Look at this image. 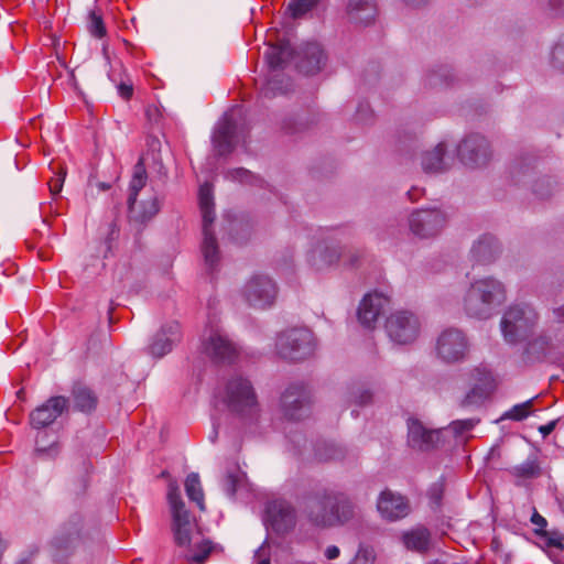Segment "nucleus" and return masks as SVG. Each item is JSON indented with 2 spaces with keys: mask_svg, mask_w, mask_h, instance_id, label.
Listing matches in <instances>:
<instances>
[{
  "mask_svg": "<svg viewBox=\"0 0 564 564\" xmlns=\"http://www.w3.org/2000/svg\"><path fill=\"white\" fill-rule=\"evenodd\" d=\"M457 154L465 165L481 166L489 160V143L478 133L469 134L458 144Z\"/></svg>",
  "mask_w": 564,
  "mask_h": 564,
  "instance_id": "obj_20",
  "label": "nucleus"
},
{
  "mask_svg": "<svg viewBox=\"0 0 564 564\" xmlns=\"http://www.w3.org/2000/svg\"><path fill=\"white\" fill-rule=\"evenodd\" d=\"M422 194L423 189L415 186L406 192V195L411 202H415Z\"/></svg>",
  "mask_w": 564,
  "mask_h": 564,
  "instance_id": "obj_58",
  "label": "nucleus"
},
{
  "mask_svg": "<svg viewBox=\"0 0 564 564\" xmlns=\"http://www.w3.org/2000/svg\"><path fill=\"white\" fill-rule=\"evenodd\" d=\"M226 178L232 181H239L240 183H248L259 187L269 186V184L261 177L252 174L249 170L243 167L232 169L227 171Z\"/></svg>",
  "mask_w": 564,
  "mask_h": 564,
  "instance_id": "obj_37",
  "label": "nucleus"
},
{
  "mask_svg": "<svg viewBox=\"0 0 564 564\" xmlns=\"http://www.w3.org/2000/svg\"><path fill=\"white\" fill-rule=\"evenodd\" d=\"M354 402L359 405H365L371 401L372 394L367 389H358L352 392Z\"/></svg>",
  "mask_w": 564,
  "mask_h": 564,
  "instance_id": "obj_53",
  "label": "nucleus"
},
{
  "mask_svg": "<svg viewBox=\"0 0 564 564\" xmlns=\"http://www.w3.org/2000/svg\"><path fill=\"white\" fill-rule=\"evenodd\" d=\"M243 475L238 470H231L226 474L223 480V489L229 498H234Z\"/></svg>",
  "mask_w": 564,
  "mask_h": 564,
  "instance_id": "obj_44",
  "label": "nucleus"
},
{
  "mask_svg": "<svg viewBox=\"0 0 564 564\" xmlns=\"http://www.w3.org/2000/svg\"><path fill=\"white\" fill-rule=\"evenodd\" d=\"M532 400L513 405L508 410L501 419H509L513 421H522L529 416V410L531 408Z\"/></svg>",
  "mask_w": 564,
  "mask_h": 564,
  "instance_id": "obj_47",
  "label": "nucleus"
},
{
  "mask_svg": "<svg viewBox=\"0 0 564 564\" xmlns=\"http://www.w3.org/2000/svg\"><path fill=\"white\" fill-rule=\"evenodd\" d=\"M372 117V111L370 109V106L367 101H361L358 105L357 111H356V119L360 122H367Z\"/></svg>",
  "mask_w": 564,
  "mask_h": 564,
  "instance_id": "obj_52",
  "label": "nucleus"
},
{
  "mask_svg": "<svg viewBox=\"0 0 564 564\" xmlns=\"http://www.w3.org/2000/svg\"><path fill=\"white\" fill-rule=\"evenodd\" d=\"M86 529L85 517L75 512L59 528L54 543L58 549L68 550L77 545L84 538Z\"/></svg>",
  "mask_w": 564,
  "mask_h": 564,
  "instance_id": "obj_22",
  "label": "nucleus"
},
{
  "mask_svg": "<svg viewBox=\"0 0 564 564\" xmlns=\"http://www.w3.org/2000/svg\"><path fill=\"white\" fill-rule=\"evenodd\" d=\"M402 540L408 550L424 552L430 545V532L425 528H416L403 533Z\"/></svg>",
  "mask_w": 564,
  "mask_h": 564,
  "instance_id": "obj_33",
  "label": "nucleus"
},
{
  "mask_svg": "<svg viewBox=\"0 0 564 564\" xmlns=\"http://www.w3.org/2000/svg\"><path fill=\"white\" fill-rule=\"evenodd\" d=\"M563 0H549L550 10L556 14H564V8H562Z\"/></svg>",
  "mask_w": 564,
  "mask_h": 564,
  "instance_id": "obj_57",
  "label": "nucleus"
},
{
  "mask_svg": "<svg viewBox=\"0 0 564 564\" xmlns=\"http://www.w3.org/2000/svg\"><path fill=\"white\" fill-rule=\"evenodd\" d=\"M340 550L336 545H328L325 549L324 555L327 560H335L339 556Z\"/></svg>",
  "mask_w": 564,
  "mask_h": 564,
  "instance_id": "obj_56",
  "label": "nucleus"
},
{
  "mask_svg": "<svg viewBox=\"0 0 564 564\" xmlns=\"http://www.w3.org/2000/svg\"><path fill=\"white\" fill-rule=\"evenodd\" d=\"M241 295L249 306L264 310L274 304L278 286L269 275L254 274L243 285Z\"/></svg>",
  "mask_w": 564,
  "mask_h": 564,
  "instance_id": "obj_15",
  "label": "nucleus"
},
{
  "mask_svg": "<svg viewBox=\"0 0 564 564\" xmlns=\"http://www.w3.org/2000/svg\"><path fill=\"white\" fill-rule=\"evenodd\" d=\"M531 522L538 527L536 529L545 530L547 525L546 519L539 514L536 511L533 512L531 517Z\"/></svg>",
  "mask_w": 564,
  "mask_h": 564,
  "instance_id": "obj_54",
  "label": "nucleus"
},
{
  "mask_svg": "<svg viewBox=\"0 0 564 564\" xmlns=\"http://www.w3.org/2000/svg\"><path fill=\"white\" fill-rule=\"evenodd\" d=\"M185 491L189 500L196 502L199 510H205L204 492L200 485L199 475L191 473L185 480Z\"/></svg>",
  "mask_w": 564,
  "mask_h": 564,
  "instance_id": "obj_35",
  "label": "nucleus"
},
{
  "mask_svg": "<svg viewBox=\"0 0 564 564\" xmlns=\"http://www.w3.org/2000/svg\"><path fill=\"white\" fill-rule=\"evenodd\" d=\"M36 452L40 454L56 455L58 453V446L52 444L48 447H41L39 441H36Z\"/></svg>",
  "mask_w": 564,
  "mask_h": 564,
  "instance_id": "obj_55",
  "label": "nucleus"
},
{
  "mask_svg": "<svg viewBox=\"0 0 564 564\" xmlns=\"http://www.w3.org/2000/svg\"><path fill=\"white\" fill-rule=\"evenodd\" d=\"M445 144L441 142L433 150L424 152L421 161L423 171L429 174L441 173L445 171Z\"/></svg>",
  "mask_w": 564,
  "mask_h": 564,
  "instance_id": "obj_31",
  "label": "nucleus"
},
{
  "mask_svg": "<svg viewBox=\"0 0 564 564\" xmlns=\"http://www.w3.org/2000/svg\"><path fill=\"white\" fill-rule=\"evenodd\" d=\"M258 564H271L269 558H262L258 562Z\"/></svg>",
  "mask_w": 564,
  "mask_h": 564,
  "instance_id": "obj_64",
  "label": "nucleus"
},
{
  "mask_svg": "<svg viewBox=\"0 0 564 564\" xmlns=\"http://www.w3.org/2000/svg\"><path fill=\"white\" fill-rule=\"evenodd\" d=\"M167 501L172 513V531L175 543L178 546H187L191 544L196 521L185 508L177 486H169Z\"/></svg>",
  "mask_w": 564,
  "mask_h": 564,
  "instance_id": "obj_12",
  "label": "nucleus"
},
{
  "mask_svg": "<svg viewBox=\"0 0 564 564\" xmlns=\"http://www.w3.org/2000/svg\"><path fill=\"white\" fill-rule=\"evenodd\" d=\"M473 387L462 400V406H480L497 389V380L488 365L480 364L470 370Z\"/></svg>",
  "mask_w": 564,
  "mask_h": 564,
  "instance_id": "obj_16",
  "label": "nucleus"
},
{
  "mask_svg": "<svg viewBox=\"0 0 564 564\" xmlns=\"http://www.w3.org/2000/svg\"><path fill=\"white\" fill-rule=\"evenodd\" d=\"M384 329L390 340L397 345H409L416 340L421 330V322L411 311H395L384 323Z\"/></svg>",
  "mask_w": 564,
  "mask_h": 564,
  "instance_id": "obj_13",
  "label": "nucleus"
},
{
  "mask_svg": "<svg viewBox=\"0 0 564 564\" xmlns=\"http://www.w3.org/2000/svg\"><path fill=\"white\" fill-rule=\"evenodd\" d=\"M74 399V406L80 412H91L96 409L97 397L87 387L83 384H75L72 390Z\"/></svg>",
  "mask_w": 564,
  "mask_h": 564,
  "instance_id": "obj_32",
  "label": "nucleus"
},
{
  "mask_svg": "<svg viewBox=\"0 0 564 564\" xmlns=\"http://www.w3.org/2000/svg\"><path fill=\"white\" fill-rule=\"evenodd\" d=\"M293 47L289 41H280L278 44L270 45L264 53V58L269 67V75L260 88V94L265 98H271L288 91L290 79L280 75L288 63L293 58Z\"/></svg>",
  "mask_w": 564,
  "mask_h": 564,
  "instance_id": "obj_8",
  "label": "nucleus"
},
{
  "mask_svg": "<svg viewBox=\"0 0 564 564\" xmlns=\"http://www.w3.org/2000/svg\"><path fill=\"white\" fill-rule=\"evenodd\" d=\"M321 0H292L288 10L294 19L301 18L315 9Z\"/></svg>",
  "mask_w": 564,
  "mask_h": 564,
  "instance_id": "obj_42",
  "label": "nucleus"
},
{
  "mask_svg": "<svg viewBox=\"0 0 564 564\" xmlns=\"http://www.w3.org/2000/svg\"><path fill=\"white\" fill-rule=\"evenodd\" d=\"M539 315L533 306L525 303L510 305L500 321V328L506 343L517 345L533 334L538 326Z\"/></svg>",
  "mask_w": 564,
  "mask_h": 564,
  "instance_id": "obj_7",
  "label": "nucleus"
},
{
  "mask_svg": "<svg viewBox=\"0 0 564 564\" xmlns=\"http://www.w3.org/2000/svg\"><path fill=\"white\" fill-rule=\"evenodd\" d=\"M217 435H218V431H217L216 425L214 424L213 432L209 435V440L214 443L215 440L217 438Z\"/></svg>",
  "mask_w": 564,
  "mask_h": 564,
  "instance_id": "obj_63",
  "label": "nucleus"
},
{
  "mask_svg": "<svg viewBox=\"0 0 564 564\" xmlns=\"http://www.w3.org/2000/svg\"><path fill=\"white\" fill-rule=\"evenodd\" d=\"M345 14L355 25H370L378 14L377 2L376 0H346Z\"/></svg>",
  "mask_w": 564,
  "mask_h": 564,
  "instance_id": "obj_26",
  "label": "nucleus"
},
{
  "mask_svg": "<svg viewBox=\"0 0 564 564\" xmlns=\"http://www.w3.org/2000/svg\"><path fill=\"white\" fill-rule=\"evenodd\" d=\"M249 130L246 115L241 106H235L224 113L216 124L212 142L219 156L230 154L237 144L246 141Z\"/></svg>",
  "mask_w": 564,
  "mask_h": 564,
  "instance_id": "obj_5",
  "label": "nucleus"
},
{
  "mask_svg": "<svg viewBox=\"0 0 564 564\" xmlns=\"http://www.w3.org/2000/svg\"><path fill=\"white\" fill-rule=\"evenodd\" d=\"M555 314L561 323H564V305L555 310Z\"/></svg>",
  "mask_w": 564,
  "mask_h": 564,
  "instance_id": "obj_62",
  "label": "nucleus"
},
{
  "mask_svg": "<svg viewBox=\"0 0 564 564\" xmlns=\"http://www.w3.org/2000/svg\"><path fill=\"white\" fill-rule=\"evenodd\" d=\"M203 352L215 364H232L239 355L240 347L223 328L209 322L202 339Z\"/></svg>",
  "mask_w": 564,
  "mask_h": 564,
  "instance_id": "obj_11",
  "label": "nucleus"
},
{
  "mask_svg": "<svg viewBox=\"0 0 564 564\" xmlns=\"http://www.w3.org/2000/svg\"><path fill=\"white\" fill-rule=\"evenodd\" d=\"M305 512L312 524L332 528L352 520L357 516V506L344 492L323 489L308 498Z\"/></svg>",
  "mask_w": 564,
  "mask_h": 564,
  "instance_id": "obj_1",
  "label": "nucleus"
},
{
  "mask_svg": "<svg viewBox=\"0 0 564 564\" xmlns=\"http://www.w3.org/2000/svg\"><path fill=\"white\" fill-rule=\"evenodd\" d=\"M406 4L411 7H420L422 4H425L427 0H404Z\"/></svg>",
  "mask_w": 564,
  "mask_h": 564,
  "instance_id": "obj_61",
  "label": "nucleus"
},
{
  "mask_svg": "<svg viewBox=\"0 0 564 564\" xmlns=\"http://www.w3.org/2000/svg\"><path fill=\"white\" fill-rule=\"evenodd\" d=\"M199 208L203 217V242L202 253L205 265L209 273H214L220 260L217 239L212 230L215 219L213 187L208 183L199 186L198 191Z\"/></svg>",
  "mask_w": 564,
  "mask_h": 564,
  "instance_id": "obj_10",
  "label": "nucleus"
},
{
  "mask_svg": "<svg viewBox=\"0 0 564 564\" xmlns=\"http://www.w3.org/2000/svg\"><path fill=\"white\" fill-rule=\"evenodd\" d=\"M500 253V245L492 235H482L471 247L470 258L477 264H489Z\"/></svg>",
  "mask_w": 564,
  "mask_h": 564,
  "instance_id": "obj_29",
  "label": "nucleus"
},
{
  "mask_svg": "<svg viewBox=\"0 0 564 564\" xmlns=\"http://www.w3.org/2000/svg\"><path fill=\"white\" fill-rule=\"evenodd\" d=\"M263 522L278 534L288 533L296 523L295 509L285 500L270 501L265 506Z\"/></svg>",
  "mask_w": 564,
  "mask_h": 564,
  "instance_id": "obj_18",
  "label": "nucleus"
},
{
  "mask_svg": "<svg viewBox=\"0 0 564 564\" xmlns=\"http://www.w3.org/2000/svg\"><path fill=\"white\" fill-rule=\"evenodd\" d=\"M376 561L375 549L367 544H360L357 553L349 564H373Z\"/></svg>",
  "mask_w": 564,
  "mask_h": 564,
  "instance_id": "obj_45",
  "label": "nucleus"
},
{
  "mask_svg": "<svg viewBox=\"0 0 564 564\" xmlns=\"http://www.w3.org/2000/svg\"><path fill=\"white\" fill-rule=\"evenodd\" d=\"M317 343L313 332L306 327H292L276 334L275 354L286 361H302L311 358Z\"/></svg>",
  "mask_w": 564,
  "mask_h": 564,
  "instance_id": "obj_9",
  "label": "nucleus"
},
{
  "mask_svg": "<svg viewBox=\"0 0 564 564\" xmlns=\"http://www.w3.org/2000/svg\"><path fill=\"white\" fill-rule=\"evenodd\" d=\"M89 31L97 39H101L106 35L102 18L95 12H91L89 17Z\"/></svg>",
  "mask_w": 564,
  "mask_h": 564,
  "instance_id": "obj_49",
  "label": "nucleus"
},
{
  "mask_svg": "<svg viewBox=\"0 0 564 564\" xmlns=\"http://www.w3.org/2000/svg\"><path fill=\"white\" fill-rule=\"evenodd\" d=\"M554 182L550 176H543L533 184V193L536 197L545 199L553 193Z\"/></svg>",
  "mask_w": 564,
  "mask_h": 564,
  "instance_id": "obj_46",
  "label": "nucleus"
},
{
  "mask_svg": "<svg viewBox=\"0 0 564 564\" xmlns=\"http://www.w3.org/2000/svg\"><path fill=\"white\" fill-rule=\"evenodd\" d=\"M550 62L554 68L564 72V35L553 46Z\"/></svg>",
  "mask_w": 564,
  "mask_h": 564,
  "instance_id": "obj_48",
  "label": "nucleus"
},
{
  "mask_svg": "<svg viewBox=\"0 0 564 564\" xmlns=\"http://www.w3.org/2000/svg\"><path fill=\"white\" fill-rule=\"evenodd\" d=\"M315 456L321 462L344 458V448L334 442H321L315 447Z\"/></svg>",
  "mask_w": 564,
  "mask_h": 564,
  "instance_id": "obj_36",
  "label": "nucleus"
},
{
  "mask_svg": "<svg viewBox=\"0 0 564 564\" xmlns=\"http://www.w3.org/2000/svg\"><path fill=\"white\" fill-rule=\"evenodd\" d=\"M479 423L478 419H465V420H455L451 422V424L446 429H442L444 432H451L455 437H463L466 433L474 430V427Z\"/></svg>",
  "mask_w": 564,
  "mask_h": 564,
  "instance_id": "obj_40",
  "label": "nucleus"
},
{
  "mask_svg": "<svg viewBox=\"0 0 564 564\" xmlns=\"http://www.w3.org/2000/svg\"><path fill=\"white\" fill-rule=\"evenodd\" d=\"M182 338L181 326L177 322H169L153 337L148 347L149 354L155 358H161L171 352L174 345Z\"/></svg>",
  "mask_w": 564,
  "mask_h": 564,
  "instance_id": "obj_24",
  "label": "nucleus"
},
{
  "mask_svg": "<svg viewBox=\"0 0 564 564\" xmlns=\"http://www.w3.org/2000/svg\"><path fill=\"white\" fill-rule=\"evenodd\" d=\"M443 430H427L415 419L408 421V443L420 451H430L441 443Z\"/></svg>",
  "mask_w": 564,
  "mask_h": 564,
  "instance_id": "obj_25",
  "label": "nucleus"
},
{
  "mask_svg": "<svg viewBox=\"0 0 564 564\" xmlns=\"http://www.w3.org/2000/svg\"><path fill=\"white\" fill-rule=\"evenodd\" d=\"M224 402L242 421L248 433L254 435L261 433V414L257 394L247 378L235 376L227 382Z\"/></svg>",
  "mask_w": 564,
  "mask_h": 564,
  "instance_id": "obj_3",
  "label": "nucleus"
},
{
  "mask_svg": "<svg viewBox=\"0 0 564 564\" xmlns=\"http://www.w3.org/2000/svg\"><path fill=\"white\" fill-rule=\"evenodd\" d=\"M280 405L286 419L300 421L310 413L311 390L302 381L292 382L281 394Z\"/></svg>",
  "mask_w": 564,
  "mask_h": 564,
  "instance_id": "obj_17",
  "label": "nucleus"
},
{
  "mask_svg": "<svg viewBox=\"0 0 564 564\" xmlns=\"http://www.w3.org/2000/svg\"><path fill=\"white\" fill-rule=\"evenodd\" d=\"M147 181V170L143 160L140 159L133 167V174L129 183L128 205L135 203L139 192L145 186Z\"/></svg>",
  "mask_w": 564,
  "mask_h": 564,
  "instance_id": "obj_34",
  "label": "nucleus"
},
{
  "mask_svg": "<svg viewBox=\"0 0 564 564\" xmlns=\"http://www.w3.org/2000/svg\"><path fill=\"white\" fill-rule=\"evenodd\" d=\"M470 343L466 334L458 328L444 329L436 339V356L445 364L464 361L469 352Z\"/></svg>",
  "mask_w": 564,
  "mask_h": 564,
  "instance_id": "obj_14",
  "label": "nucleus"
},
{
  "mask_svg": "<svg viewBox=\"0 0 564 564\" xmlns=\"http://www.w3.org/2000/svg\"><path fill=\"white\" fill-rule=\"evenodd\" d=\"M523 355L527 361L552 364L564 371V323L557 321L528 340Z\"/></svg>",
  "mask_w": 564,
  "mask_h": 564,
  "instance_id": "obj_4",
  "label": "nucleus"
},
{
  "mask_svg": "<svg viewBox=\"0 0 564 564\" xmlns=\"http://www.w3.org/2000/svg\"><path fill=\"white\" fill-rule=\"evenodd\" d=\"M511 474L518 478H534L540 475V466L535 457L528 458L523 463L513 466Z\"/></svg>",
  "mask_w": 564,
  "mask_h": 564,
  "instance_id": "obj_39",
  "label": "nucleus"
},
{
  "mask_svg": "<svg viewBox=\"0 0 564 564\" xmlns=\"http://www.w3.org/2000/svg\"><path fill=\"white\" fill-rule=\"evenodd\" d=\"M555 427V422H549L547 424L545 425H541L539 427V431L540 433L543 435V436H546L549 435Z\"/></svg>",
  "mask_w": 564,
  "mask_h": 564,
  "instance_id": "obj_59",
  "label": "nucleus"
},
{
  "mask_svg": "<svg viewBox=\"0 0 564 564\" xmlns=\"http://www.w3.org/2000/svg\"><path fill=\"white\" fill-rule=\"evenodd\" d=\"M68 400L63 395L52 397L45 403L30 413V424L33 429H44L56 421L67 409Z\"/></svg>",
  "mask_w": 564,
  "mask_h": 564,
  "instance_id": "obj_23",
  "label": "nucleus"
},
{
  "mask_svg": "<svg viewBox=\"0 0 564 564\" xmlns=\"http://www.w3.org/2000/svg\"><path fill=\"white\" fill-rule=\"evenodd\" d=\"M452 80V69L446 65H442L437 69H432L426 76V84L431 87L447 86Z\"/></svg>",
  "mask_w": 564,
  "mask_h": 564,
  "instance_id": "obj_38",
  "label": "nucleus"
},
{
  "mask_svg": "<svg viewBox=\"0 0 564 564\" xmlns=\"http://www.w3.org/2000/svg\"><path fill=\"white\" fill-rule=\"evenodd\" d=\"M377 508L380 514L390 521L404 518L409 513V505L404 497L389 490L381 492Z\"/></svg>",
  "mask_w": 564,
  "mask_h": 564,
  "instance_id": "obj_28",
  "label": "nucleus"
},
{
  "mask_svg": "<svg viewBox=\"0 0 564 564\" xmlns=\"http://www.w3.org/2000/svg\"><path fill=\"white\" fill-rule=\"evenodd\" d=\"M129 217L132 221L144 224L152 219L160 210L159 199L155 195L150 196L145 200L128 205Z\"/></svg>",
  "mask_w": 564,
  "mask_h": 564,
  "instance_id": "obj_30",
  "label": "nucleus"
},
{
  "mask_svg": "<svg viewBox=\"0 0 564 564\" xmlns=\"http://www.w3.org/2000/svg\"><path fill=\"white\" fill-rule=\"evenodd\" d=\"M215 549L216 545L210 540H203L195 545L193 554L188 555L187 560L194 564H203Z\"/></svg>",
  "mask_w": 564,
  "mask_h": 564,
  "instance_id": "obj_41",
  "label": "nucleus"
},
{
  "mask_svg": "<svg viewBox=\"0 0 564 564\" xmlns=\"http://www.w3.org/2000/svg\"><path fill=\"white\" fill-rule=\"evenodd\" d=\"M446 216L437 209H419L411 214L409 226L414 236L431 238L436 236L445 226Z\"/></svg>",
  "mask_w": 564,
  "mask_h": 564,
  "instance_id": "obj_19",
  "label": "nucleus"
},
{
  "mask_svg": "<svg viewBox=\"0 0 564 564\" xmlns=\"http://www.w3.org/2000/svg\"><path fill=\"white\" fill-rule=\"evenodd\" d=\"M65 176H66V172L59 171L58 173H56L55 177H53L48 182L50 192L53 197L57 196L61 193V191L63 188L64 181H65Z\"/></svg>",
  "mask_w": 564,
  "mask_h": 564,
  "instance_id": "obj_50",
  "label": "nucleus"
},
{
  "mask_svg": "<svg viewBox=\"0 0 564 564\" xmlns=\"http://www.w3.org/2000/svg\"><path fill=\"white\" fill-rule=\"evenodd\" d=\"M313 239L316 240V246L307 252V262L315 271L328 270L340 260L348 267L357 263V253H349V259L346 260V252L339 246L333 230L318 228Z\"/></svg>",
  "mask_w": 564,
  "mask_h": 564,
  "instance_id": "obj_6",
  "label": "nucleus"
},
{
  "mask_svg": "<svg viewBox=\"0 0 564 564\" xmlns=\"http://www.w3.org/2000/svg\"><path fill=\"white\" fill-rule=\"evenodd\" d=\"M33 555L34 554L30 552L29 554L21 556L14 564H32Z\"/></svg>",
  "mask_w": 564,
  "mask_h": 564,
  "instance_id": "obj_60",
  "label": "nucleus"
},
{
  "mask_svg": "<svg viewBox=\"0 0 564 564\" xmlns=\"http://www.w3.org/2000/svg\"><path fill=\"white\" fill-rule=\"evenodd\" d=\"M109 79L117 85V90L120 97L128 100L131 98L133 94V87L131 83L120 82L117 83V80L113 78V75L111 73L108 74Z\"/></svg>",
  "mask_w": 564,
  "mask_h": 564,
  "instance_id": "obj_51",
  "label": "nucleus"
},
{
  "mask_svg": "<svg viewBox=\"0 0 564 564\" xmlns=\"http://www.w3.org/2000/svg\"><path fill=\"white\" fill-rule=\"evenodd\" d=\"M507 300L502 281L494 276L475 279L464 293L462 305L465 314L475 319L492 317Z\"/></svg>",
  "mask_w": 564,
  "mask_h": 564,
  "instance_id": "obj_2",
  "label": "nucleus"
},
{
  "mask_svg": "<svg viewBox=\"0 0 564 564\" xmlns=\"http://www.w3.org/2000/svg\"><path fill=\"white\" fill-rule=\"evenodd\" d=\"M297 68L306 75L318 73L325 65V54L322 46L316 42L305 43L300 51Z\"/></svg>",
  "mask_w": 564,
  "mask_h": 564,
  "instance_id": "obj_27",
  "label": "nucleus"
},
{
  "mask_svg": "<svg viewBox=\"0 0 564 564\" xmlns=\"http://www.w3.org/2000/svg\"><path fill=\"white\" fill-rule=\"evenodd\" d=\"M534 532L536 535L544 540L545 546L564 550V535L560 531H546L542 529H535Z\"/></svg>",
  "mask_w": 564,
  "mask_h": 564,
  "instance_id": "obj_43",
  "label": "nucleus"
},
{
  "mask_svg": "<svg viewBox=\"0 0 564 564\" xmlns=\"http://www.w3.org/2000/svg\"><path fill=\"white\" fill-rule=\"evenodd\" d=\"M390 305V297L379 292L367 293L357 310V316L360 324L371 328L377 323L379 316Z\"/></svg>",
  "mask_w": 564,
  "mask_h": 564,
  "instance_id": "obj_21",
  "label": "nucleus"
}]
</instances>
